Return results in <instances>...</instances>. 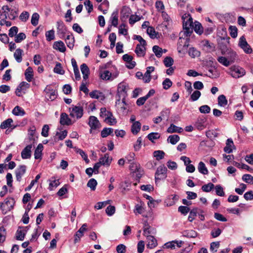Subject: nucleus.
Returning a JSON list of instances; mask_svg holds the SVG:
<instances>
[{
  "instance_id": "1",
  "label": "nucleus",
  "mask_w": 253,
  "mask_h": 253,
  "mask_svg": "<svg viewBox=\"0 0 253 253\" xmlns=\"http://www.w3.org/2000/svg\"><path fill=\"white\" fill-rule=\"evenodd\" d=\"M183 33L185 37H190L193 33L194 24L192 18L189 14H185L182 16Z\"/></svg>"
},
{
  "instance_id": "2",
  "label": "nucleus",
  "mask_w": 253,
  "mask_h": 253,
  "mask_svg": "<svg viewBox=\"0 0 253 253\" xmlns=\"http://www.w3.org/2000/svg\"><path fill=\"white\" fill-rule=\"evenodd\" d=\"M128 89V85L125 82H122L118 84L117 88V95L118 96L119 98L116 100V104H119L120 103L121 100H122V103L126 104V98L127 96V92Z\"/></svg>"
},
{
  "instance_id": "3",
  "label": "nucleus",
  "mask_w": 253,
  "mask_h": 253,
  "mask_svg": "<svg viewBox=\"0 0 253 253\" xmlns=\"http://www.w3.org/2000/svg\"><path fill=\"white\" fill-rule=\"evenodd\" d=\"M229 70V74H230L233 78L236 79L241 78L246 74L245 70L239 66H232L230 67Z\"/></svg>"
},
{
  "instance_id": "4",
  "label": "nucleus",
  "mask_w": 253,
  "mask_h": 253,
  "mask_svg": "<svg viewBox=\"0 0 253 253\" xmlns=\"http://www.w3.org/2000/svg\"><path fill=\"white\" fill-rule=\"evenodd\" d=\"M70 116L71 118L79 120L81 119L84 114L83 107L80 106L72 105L69 108Z\"/></svg>"
},
{
  "instance_id": "5",
  "label": "nucleus",
  "mask_w": 253,
  "mask_h": 253,
  "mask_svg": "<svg viewBox=\"0 0 253 253\" xmlns=\"http://www.w3.org/2000/svg\"><path fill=\"white\" fill-rule=\"evenodd\" d=\"M238 45L246 54H250L252 53L253 52L252 48L248 44L245 37L244 36L240 38Z\"/></svg>"
},
{
  "instance_id": "6",
  "label": "nucleus",
  "mask_w": 253,
  "mask_h": 253,
  "mask_svg": "<svg viewBox=\"0 0 253 253\" xmlns=\"http://www.w3.org/2000/svg\"><path fill=\"white\" fill-rule=\"evenodd\" d=\"M167 169L164 165H161L158 167L155 173L156 182L158 180L165 179L167 177Z\"/></svg>"
},
{
  "instance_id": "7",
  "label": "nucleus",
  "mask_w": 253,
  "mask_h": 253,
  "mask_svg": "<svg viewBox=\"0 0 253 253\" xmlns=\"http://www.w3.org/2000/svg\"><path fill=\"white\" fill-rule=\"evenodd\" d=\"M189 39L180 37L177 42V49L179 52L186 50L189 46Z\"/></svg>"
},
{
  "instance_id": "8",
  "label": "nucleus",
  "mask_w": 253,
  "mask_h": 253,
  "mask_svg": "<svg viewBox=\"0 0 253 253\" xmlns=\"http://www.w3.org/2000/svg\"><path fill=\"white\" fill-rule=\"evenodd\" d=\"M88 125L90 127L89 131L90 133L92 132V130L97 129L100 126L99 120L94 116H91L89 117Z\"/></svg>"
},
{
  "instance_id": "9",
  "label": "nucleus",
  "mask_w": 253,
  "mask_h": 253,
  "mask_svg": "<svg viewBox=\"0 0 253 253\" xmlns=\"http://www.w3.org/2000/svg\"><path fill=\"white\" fill-rule=\"evenodd\" d=\"M44 92L45 93L46 97L48 100L52 101L57 97V91L52 88L50 86L47 85L44 89Z\"/></svg>"
},
{
  "instance_id": "10",
  "label": "nucleus",
  "mask_w": 253,
  "mask_h": 253,
  "mask_svg": "<svg viewBox=\"0 0 253 253\" xmlns=\"http://www.w3.org/2000/svg\"><path fill=\"white\" fill-rule=\"evenodd\" d=\"M27 167L25 165H20L15 169V176L16 180L20 182L22 176L24 175L26 171Z\"/></svg>"
},
{
  "instance_id": "11",
  "label": "nucleus",
  "mask_w": 253,
  "mask_h": 253,
  "mask_svg": "<svg viewBox=\"0 0 253 253\" xmlns=\"http://www.w3.org/2000/svg\"><path fill=\"white\" fill-rule=\"evenodd\" d=\"M86 224H84L78 230L75 235L74 243H78L84 236V232L86 231Z\"/></svg>"
},
{
  "instance_id": "12",
  "label": "nucleus",
  "mask_w": 253,
  "mask_h": 253,
  "mask_svg": "<svg viewBox=\"0 0 253 253\" xmlns=\"http://www.w3.org/2000/svg\"><path fill=\"white\" fill-rule=\"evenodd\" d=\"M15 203V202L14 198L12 197H8L6 198L3 202L5 211H9L12 209L14 206Z\"/></svg>"
},
{
  "instance_id": "13",
  "label": "nucleus",
  "mask_w": 253,
  "mask_h": 253,
  "mask_svg": "<svg viewBox=\"0 0 253 253\" xmlns=\"http://www.w3.org/2000/svg\"><path fill=\"white\" fill-rule=\"evenodd\" d=\"M131 10L130 8L126 6L123 7L121 11V19L122 21L125 22L129 17Z\"/></svg>"
},
{
  "instance_id": "14",
  "label": "nucleus",
  "mask_w": 253,
  "mask_h": 253,
  "mask_svg": "<svg viewBox=\"0 0 253 253\" xmlns=\"http://www.w3.org/2000/svg\"><path fill=\"white\" fill-rule=\"evenodd\" d=\"M33 145L30 144L26 146L21 152V157L23 159H29L31 157V150Z\"/></svg>"
},
{
  "instance_id": "15",
  "label": "nucleus",
  "mask_w": 253,
  "mask_h": 253,
  "mask_svg": "<svg viewBox=\"0 0 253 253\" xmlns=\"http://www.w3.org/2000/svg\"><path fill=\"white\" fill-rule=\"evenodd\" d=\"M123 59L128 64L126 66L128 69H133L135 67L136 63L132 60L133 57L132 56L128 54H124L123 56Z\"/></svg>"
},
{
  "instance_id": "16",
  "label": "nucleus",
  "mask_w": 253,
  "mask_h": 253,
  "mask_svg": "<svg viewBox=\"0 0 253 253\" xmlns=\"http://www.w3.org/2000/svg\"><path fill=\"white\" fill-rule=\"evenodd\" d=\"M155 70V68L153 66H149L147 68V70L143 76L142 80L145 83H149L151 79V73Z\"/></svg>"
},
{
  "instance_id": "17",
  "label": "nucleus",
  "mask_w": 253,
  "mask_h": 253,
  "mask_svg": "<svg viewBox=\"0 0 253 253\" xmlns=\"http://www.w3.org/2000/svg\"><path fill=\"white\" fill-rule=\"evenodd\" d=\"M112 158L109 157L108 154H105L103 157L100 158L99 162L101 165L109 166L111 163Z\"/></svg>"
},
{
  "instance_id": "18",
  "label": "nucleus",
  "mask_w": 253,
  "mask_h": 253,
  "mask_svg": "<svg viewBox=\"0 0 253 253\" xmlns=\"http://www.w3.org/2000/svg\"><path fill=\"white\" fill-rule=\"evenodd\" d=\"M60 123L62 125H71L72 124L71 120L65 113H62L60 115Z\"/></svg>"
},
{
  "instance_id": "19",
  "label": "nucleus",
  "mask_w": 253,
  "mask_h": 253,
  "mask_svg": "<svg viewBox=\"0 0 253 253\" xmlns=\"http://www.w3.org/2000/svg\"><path fill=\"white\" fill-rule=\"evenodd\" d=\"M146 45L138 44L135 49V52L139 57H143L146 53Z\"/></svg>"
},
{
  "instance_id": "20",
  "label": "nucleus",
  "mask_w": 253,
  "mask_h": 253,
  "mask_svg": "<svg viewBox=\"0 0 253 253\" xmlns=\"http://www.w3.org/2000/svg\"><path fill=\"white\" fill-rule=\"evenodd\" d=\"M53 48L61 52H64L66 51V46L65 44L61 41L54 42L53 44Z\"/></svg>"
},
{
  "instance_id": "21",
  "label": "nucleus",
  "mask_w": 253,
  "mask_h": 253,
  "mask_svg": "<svg viewBox=\"0 0 253 253\" xmlns=\"http://www.w3.org/2000/svg\"><path fill=\"white\" fill-rule=\"evenodd\" d=\"M81 70L83 74L84 81H86L90 73L89 69L86 64L83 63L81 65Z\"/></svg>"
},
{
  "instance_id": "22",
  "label": "nucleus",
  "mask_w": 253,
  "mask_h": 253,
  "mask_svg": "<svg viewBox=\"0 0 253 253\" xmlns=\"http://www.w3.org/2000/svg\"><path fill=\"white\" fill-rule=\"evenodd\" d=\"M65 41L67 46L69 48L72 49L74 47L75 39L72 34L70 33L65 38Z\"/></svg>"
},
{
  "instance_id": "23",
  "label": "nucleus",
  "mask_w": 253,
  "mask_h": 253,
  "mask_svg": "<svg viewBox=\"0 0 253 253\" xmlns=\"http://www.w3.org/2000/svg\"><path fill=\"white\" fill-rule=\"evenodd\" d=\"M26 227L24 228H20L18 229L16 233V239L17 240L23 241L24 239L25 235L27 233V230H26Z\"/></svg>"
},
{
  "instance_id": "24",
  "label": "nucleus",
  "mask_w": 253,
  "mask_h": 253,
  "mask_svg": "<svg viewBox=\"0 0 253 253\" xmlns=\"http://www.w3.org/2000/svg\"><path fill=\"white\" fill-rule=\"evenodd\" d=\"M183 130V129L182 127H178L173 124H171L168 128L167 131L169 133H172L174 132L181 133Z\"/></svg>"
},
{
  "instance_id": "25",
  "label": "nucleus",
  "mask_w": 253,
  "mask_h": 253,
  "mask_svg": "<svg viewBox=\"0 0 253 253\" xmlns=\"http://www.w3.org/2000/svg\"><path fill=\"white\" fill-rule=\"evenodd\" d=\"M234 147V143L231 138H228L226 142V146L224 148V151L227 153H231L232 152V148Z\"/></svg>"
},
{
  "instance_id": "26",
  "label": "nucleus",
  "mask_w": 253,
  "mask_h": 253,
  "mask_svg": "<svg viewBox=\"0 0 253 253\" xmlns=\"http://www.w3.org/2000/svg\"><path fill=\"white\" fill-rule=\"evenodd\" d=\"M141 124L139 121L132 123L131 127V131L133 134L136 135L141 129Z\"/></svg>"
},
{
  "instance_id": "27",
  "label": "nucleus",
  "mask_w": 253,
  "mask_h": 253,
  "mask_svg": "<svg viewBox=\"0 0 253 253\" xmlns=\"http://www.w3.org/2000/svg\"><path fill=\"white\" fill-rule=\"evenodd\" d=\"M148 241L147 247L150 249H153L157 246V241L153 236H147Z\"/></svg>"
},
{
  "instance_id": "28",
  "label": "nucleus",
  "mask_w": 253,
  "mask_h": 253,
  "mask_svg": "<svg viewBox=\"0 0 253 253\" xmlns=\"http://www.w3.org/2000/svg\"><path fill=\"white\" fill-rule=\"evenodd\" d=\"M110 20L111 22L112 25L114 27H116L118 24V11L116 10L114 11L110 17Z\"/></svg>"
},
{
  "instance_id": "29",
  "label": "nucleus",
  "mask_w": 253,
  "mask_h": 253,
  "mask_svg": "<svg viewBox=\"0 0 253 253\" xmlns=\"http://www.w3.org/2000/svg\"><path fill=\"white\" fill-rule=\"evenodd\" d=\"M49 181V184L48 189L50 191L53 190L60 184L59 179H56L54 177H51Z\"/></svg>"
},
{
  "instance_id": "30",
  "label": "nucleus",
  "mask_w": 253,
  "mask_h": 253,
  "mask_svg": "<svg viewBox=\"0 0 253 253\" xmlns=\"http://www.w3.org/2000/svg\"><path fill=\"white\" fill-rule=\"evenodd\" d=\"M25 76L26 80L28 82H30L33 79L34 74L33 70L32 67H29L25 71Z\"/></svg>"
},
{
  "instance_id": "31",
  "label": "nucleus",
  "mask_w": 253,
  "mask_h": 253,
  "mask_svg": "<svg viewBox=\"0 0 253 253\" xmlns=\"http://www.w3.org/2000/svg\"><path fill=\"white\" fill-rule=\"evenodd\" d=\"M42 150L43 145L42 144H39L34 152V157L35 159H41Z\"/></svg>"
},
{
  "instance_id": "32",
  "label": "nucleus",
  "mask_w": 253,
  "mask_h": 253,
  "mask_svg": "<svg viewBox=\"0 0 253 253\" xmlns=\"http://www.w3.org/2000/svg\"><path fill=\"white\" fill-rule=\"evenodd\" d=\"M90 97L92 98L103 99L104 96L103 93L98 90H94L89 93Z\"/></svg>"
},
{
  "instance_id": "33",
  "label": "nucleus",
  "mask_w": 253,
  "mask_h": 253,
  "mask_svg": "<svg viewBox=\"0 0 253 253\" xmlns=\"http://www.w3.org/2000/svg\"><path fill=\"white\" fill-rule=\"evenodd\" d=\"M130 164V169L133 172H140L141 171V169L140 167V166L139 164L132 162L130 163H129Z\"/></svg>"
},
{
  "instance_id": "34",
  "label": "nucleus",
  "mask_w": 253,
  "mask_h": 253,
  "mask_svg": "<svg viewBox=\"0 0 253 253\" xmlns=\"http://www.w3.org/2000/svg\"><path fill=\"white\" fill-rule=\"evenodd\" d=\"M12 113L15 116H23L25 114V112L21 107L16 106L13 109Z\"/></svg>"
},
{
  "instance_id": "35",
  "label": "nucleus",
  "mask_w": 253,
  "mask_h": 253,
  "mask_svg": "<svg viewBox=\"0 0 253 253\" xmlns=\"http://www.w3.org/2000/svg\"><path fill=\"white\" fill-rule=\"evenodd\" d=\"M184 237L187 238H195L197 236V233L193 230H187L182 232Z\"/></svg>"
},
{
  "instance_id": "36",
  "label": "nucleus",
  "mask_w": 253,
  "mask_h": 253,
  "mask_svg": "<svg viewBox=\"0 0 253 253\" xmlns=\"http://www.w3.org/2000/svg\"><path fill=\"white\" fill-rule=\"evenodd\" d=\"M180 140V137L178 135L174 134L169 135L168 139L167 141L172 145L176 144Z\"/></svg>"
},
{
  "instance_id": "37",
  "label": "nucleus",
  "mask_w": 253,
  "mask_h": 253,
  "mask_svg": "<svg viewBox=\"0 0 253 253\" xmlns=\"http://www.w3.org/2000/svg\"><path fill=\"white\" fill-rule=\"evenodd\" d=\"M193 29L196 33L199 35H201L203 33V28L201 24L198 21L194 22Z\"/></svg>"
},
{
  "instance_id": "38",
  "label": "nucleus",
  "mask_w": 253,
  "mask_h": 253,
  "mask_svg": "<svg viewBox=\"0 0 253 253\" xmlns=\"http://www.w3.org/2000/svg\"><path fill=\"white\" fill-rule=\"evenodd\" d=\"M198 169L201 173L203 174H207L208 173V170L206 167L205 164L203 162H200L198 166Z\"/></svg>"
},
{
  "instance_id": "39",
  "label": "nucleus",
  "mask_w": 253,
  "mask_h": 253,
  "mask_svg": "<svg viewBox=\"0 0 253 253\" xmlns=\"http://www.w3.org/2000/svg\"><path fill=\"white\" fill-rule=\"evenodd\" d=\"M23 52V51L22 49L20 48H17L14 53V57L16 61L18 63H20L22 61V54Z\"/></svg>"
},
{
  "instance_id": "40",
  "label": "nucleus",
  "mask_w": 253,
  "mask_h": 253,
  "mask_svg": "<svg viewBox=\"0 0 253 253\" xmlns=\"http://www.w3.org/2000/svg\"><path fill=\"white\" fill-rule=\"evenodd\" d=\"M165 155V152L162 150H156L153 152V156L157 161L163 159L164 158Z\"/></svg>"
},
{
  "instance_id": "41",
  "label": "nucleus",
  "mask_w": 253,
  "mask_h": 253,
  "mask_svg": "<svg viewBox=\"0 0 253 253\" xmlns=\"http://www.w3.org/2000/svg\"><path fill=\"white\" fill-rule=\"evenodd\" d=\"M113 132V129L112 128H104L101 132V136L103 138L106 137L109 135H111Z\"/></svg>"
},
{
  "instance_id": "42",
  "label": "nucleus",
  "mask_w": 253,
  "mask_h": 253,
  "mask_svg": "<svg viewBox=\"0 0 253 253\" xmlns=\"http://www.w3.org/2000/svg\"><path fill=\"white\" fill-rule=\"evenodd\" d=\"M218 104L221 107H225L227 104V100L224 95H220L218 97Z\"/></svg>"
},
{
  "instance_id": "43",
  "label": "nucleus",
  "mask_w": 253,
  "mask_h": 253,
  "mask_svg": "<svg viewBox=\"0 0 253 253\" xmlns=\"http://www.w3.org/2000/svg\"><path fill=\"white\" fill-rule=\"evenodd\" d=\"M189 55L192 58H195L200 56V52L194 47H190L188 51Z\"/></svg>"
},
{
  "instance_id": "44",
  "label": "nucleus",
  "mask_w": 253,
  "mask_h": 253,
  "mask_svg": "<svg viewBox=\"0 0 253 253\" xmlns=\"http://www.w3.org/2000/svg\"><path fill=\"white\" fill-rule=\"evenodd\" d=\"M153 51L155 53V55L160 58L162 56L163 50L162 48L160 47L158 45H154L153 47Z\"/></svg>"
},
{
  "instance_id": "45",
  "label": "nucleus",
  "mask_w": 253,
  "mask_h": 253,
  "mask_svg": "<svg viewBox=\"0 0 253 253\" xmlns=\"http://www.w3.org/2000/svg\"><path fill=\"white\" fill-rule=\"evenodd\" d=\"M36 132V128L35 126H31L28 130V137L30 140L33 141V143L35 141V139L34 137L35 134Z\"/></svg>"
},
{
  "instance_id": "46",
  "label": "nucleus",
  "mask_w": 253,
  "mask_h": 253,
  "mask_svg": "<svg viewBox=\"0 0 253 253\" xmlns=\"http://www.w3.org/2000/svg\"><path fill=\"white\" fill-rule=\"evenodd\" d=\"M214 187V185L213 183L210 182L207 184H205L202 186V190L205 192H211Z\"/></svg>"
},
{
  "instance_id": "47",
  "label": "nucleus",
  "mask_w": 253,
  "mask_h": 253,
  "mask_svg": "<svg viewBox=\"0 0 253 253\" xmlns=\"http://www.w3.org/2000/svg\"><path fill=\"white\" fill-rule=\"evenodd\" d=\"M12 123L13 120L11 118H8L1 123L0 127L1 129H5L9 127Z\"/></svg>"
},
{
  "instance_id": "48",
  "label": "nucleus",
  "mask_w": 253,
  "mask_h": 253,
  "mask_svg": "<svg viewBox=\"0 0 253 253\" xmlns=\"http://www.w3.org/2000/svg\"><path fill=\"white\" fill-rule=\"evenodd\" d=\"M215 190L216 194L220 197L225 196V192L223 188L220 185H216L215 186Z\"/></svg>"
},
{
  "instance_id": "49",
  "label": "nucleus",
  "mask_w": 253,
  "mask_h": 253,
  "mask_svg": "<svg viewBox=\"0 0 253 253\" xmlns=\"http://www.w3.org/2000/svg\"><path fill=\"white\" fill-rule=\"evenodd\" d=\"M97 182L94 178H91L87 183V186L89 187L92 191H94L96 189Z\"/></svg>"
},
{
  "instance_id": "50",
  "label": "nucleus",
  "mask_w": 253,
  "mask_h": 253,
  "mask_svg": "<svg viewBox=\"0 0 253 253\" xmlns=\"http://www.w3.org/2000/svg\"><path fill=\"white\" fill-rule=\"evenodd\" d=\"M46 39L48 42H50L55 38V32L53 30L47 31L45 33Z\"/></svg>"
},
{
  "instance_id": "51",
  "label": "nucleus",
  "mask_w": 253,
  "mask_h": 253,
  "mask_svg": "<svg viewBox=\"0 0 253 253\" xmlns=\"http://www.w3.org/2000/svg\"><path fill=\"white\" fill-rule=\"evenodd\" d=\"M40 15L38 13H34L32 16L31 22L33 26H37L39 23Z\"/></svg>"
},
{
  "instance_id": "52",
  "label": "nucleus",
  "mask_w": 253,
  "mask_h": 253,
  "mask_svg": "<svg viewBox=\"0 0 253 253\" xmlns=\"http://www.w3.org/2000/svg\"><path fill=\"white\" fill-rule=\"evenodd\" d=\"M242 180L248 184H253V176L251 174H244L242 176Z\"/></svg>"
},
{
  "instance_id": "53",
  "label": "nucleus",
  "mask_w": 253,
  "mask_h": 253,
  "mask_svg": "<svg viewBox=\"0 0 253 253\" xmlns=\"http://www.w3.org/2000/svg\"><path fill=\"white\" fill-rule=\"evenodd\" d=\"M147 33L152 39H155L157 38V33L155 31V30L152 27H148L147 29Z\"/></svg>"
},
{
  "instance_id": "54",
  "label": "nucleus",
  "mask_w": 253,
  "mask_h": 253,
  "mask_svg": "<svg viewBox=\"0 0 253 253\" xmlns=\"http://www.w3.org/2000/svg\"><path fill=\"white\" fill-rule=\"evenodd\" d=\"M201 93L199 90L194 91L190 96V100L192 101H197L201 96Z\"/></svg>"
},
{
  "instance_id": "55",
  "label": "nucleus",
  "mask_w": 253,
  "mask_h": 253,
  "mask_svg": "<svg viewBox=\"0 0 253 253\" xmlns=\"http://www.w3.org/2000/svg\"><path fill=\"white\" fill-rule=\"evenodd\" d=\"M30 14L28 11H23L22 12L20 16L19 19L24 22H26L29 18Z\"/></svg>"
},
{
  "instance_id": "56",
  "label": "nucleus",
  "mask_w": 253,
  "mask_h": 253,
  "mask_svg": "<svg viewBox=\"0 0 253 253\" xmlns=\"http://www.w3.org/2000/svg\"><path fill=\"white\" fill-rule=\"evenodd\" d=\"M9 14L7 15V17L11 20H14L18 16V10L15 9H10Z\"/></svg>"
},
{
  "instance_id": "57",
  "label": "nucleus",
  "mask_w": 253,
  "mask_h": 253,
  "mask_svg": "<svg viewBox=\"0 0 253 253\" xmlns=\"http://www.w3.org/2000/svg\"><path fill=\"white\" fill-rule=\"evenodd\" d=\"M111 203V200H107L103 202H98L94 206L95 209L99 210L107 206Z\"/></svg>"
},
{
  "instance_id": "58",
  "label": "nucleus",
  "mask_w": 253,
  "mask_h": 253,
  "mask_svg": "<svg viewBox=\"0 0 253 253\" xmlns=\"http://www.w3.org/2000/svg\"><path fill=\"white\" fill-rule=\"evenodd\" d=\"M217 60L220 64L226 67L230 65V61L224 56H219L217 58Z\"/></svg>"
},
{
  "instance_id": "59",
  "label": "nucleus",
  "mask_w": 253,
  "mask_h": 253,
  "mask_svg": "<svg viewBox=\"0 0 253 253\" xmlns=\"http://www.w3.org/2000/svg\"><path fill=\"white\" fill-rule=\"evenodd\" d=\"M160 135L158 132H151L147 135L148 139L151 142H154V140L159 139Z\"/></svg>"
},
{
  "instance_id": "60",
  "label": "nucleus",
  "mask_w": 253,
  "mask_h": 253,
  "mask_svg": "<svg viewBox=\"0 0 253 253\" xmlns=\"http://www.w3.org/2000/svg\"><path fill=\"white\" fill-rule=\"evenodd\" d=\"M189 214L188 216V219L190 222H192L195 219V216L197 213V209H193L191 211H189Z\"/></svg>"
},
{
  "instance_id": "61",
  "label": "nucleus",
  "mask_w": 253,
  "mask_h": 253,
  "mask_svg": "<svg viewBox=\"0 0 253 253\" xmlns=\"http://www.w3.org/2000/svg\"><path fill=\"white\" fill-rule=\"evenodd\" d=\"M112 74L108 70H104L100 74V77L103 80H109L111 79Z\"/></svg>"
},
{
  "instance_id": "62",
  "label": "nucleus",
  "mask_w": 253,
  "mask_h": 253,
  "mask_svg": "<svg viewBox=\"0 0 253 253\" xmlns=\"http://www.w3.org/2000/svg\"><path fill=\"white\" fill-rule=\"evenodd\" d=\"M110 116H112V113L110 111L106 110V108L102 107L100 109V117H109Z\"/></svg>"
},
{
  "instance_id": "63",
  "label": "nucleus",
  "mask_w": 253,
  "mask_h": 253,
  "mask_svg": "<svg viewBox=\"0 0 253 253\" xmlns=\"http://www.w3.org/2000/svg\"><path fill=\"white\" fill-rule=\"evenodd\" d=\"M53 71L54 73L60 75H63L65 73L64 71L62 69L61 64L59 63L56 64Z\"/></svg>"
},
{
  "instance_id": "64",
  "label": "nucleus",
  "mask_w": 253,
  "mask_h": 253,
  "mask_svg": "<svg viewBox=\"0 0 253 253\" xmlns=\"http://www.w3.org/2000/svg\"><path fill=\"white\" fill-rule=\"evenodd\" d=\"M164 63L166 67H170L173 64V60L171 57L167 56L164 59Z\"/></svg>"
}]
</instances>
